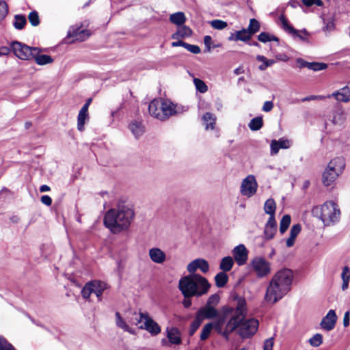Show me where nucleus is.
Segmentation results:
<instances>
[{"label": "nucleus", "instance_id": "obj_43", "mask_svg": "<svg viewBox=\"0 0 350 350\" xmlns=\"http://www.w3.org/2000/svg\"><path fill=\"white\" fill-rule=\"evenodd\" d=\"M26 24V18L24 16L16 15L14 26L17 29H22Z\"/></svg>", "mask_w": 350, "mask_h": 350}, {"label": "nucleus", "instance_id": "obj_30", "mask_svg": "<svg viewBox=\"0 0 350 350\" xmlns=\"http://www.w3.org/2000/svg\"><path fill=\"white\" fill-rule=\"evenodd\" d=\"M116 323L118 327L122 329L124 331L135 334V330L129 327V325L122 318L120 314L118 312L116 313Z\"/></svg>", "mask_w": 350, "mask_h": 350}, {"label": "nucleus", "instance_id": "obj_7", "mask_svg": "<svg viewBox=\"0 0 350 350\" xmlns=\"http://www.w3.org/2000/svg\"><path fill=\"white\" fill-rule=\"evenodd\" d=\"M247 308L245 307L244 314L237 327V328L239 327V332L242 338H249L254 335L256 332L259 324L258 321L254 318L245 320Z\"/></svg>", "mask_w": 350, "mask_h": 350}, {"label": "nucleus", "instance_id": "obj_60", "mask_svg": "<svg viewBox=\"0 0 350 350\" xmlns=\"http://www.w3.org/2000/svg\"><path fill=\"white\" fill-rule=\"evenodd\" d=\"M273 108V103L272 101H266L264 103L262 110L265 112H269Z\"/></svg>", "mask_w": 350, "mask_h": 350}, {"label": "nucleus", "instance_id": "obj_23", "mask_svg": "<svg viewBox=\"0 0 350 350\" xmlns=\"http://www.w3.org/2000/svg\"><path fill=\"white\" fill-rule=\"evenodd\" d=\"M92 286L93 293L98 297V301H100L104 291L108 288L107 284L104 282L94 280L92 282Z\"/></svg>", "mask_w": 350, "mask_h": 350}, {"label": "nucleus", "instance_id": "obj_45", "mask_svg": "<svg viewBox=\"0 0 350 350\" xmlns=\"http://www.w3.org/2000/svg\"><path fill=\"white\" fill-rule=\"evenodd\" d=\"M211 26L217 30H221L225 29L228 26V23L226 21L216 19L209 22Z\"/></svg>", "mask_w": 350, "mask_h": 350}, {"label": "nucleus", "instance_id": "obj_58", "mask_svg": "<svg viewBox=\"0 0 350 350\" xmlns=\"http://www.w3.org/2000/svg\"><path fill=\"white\" fill-rule=\"evenodd\" d=\"M274 340L273 338L265 340L263 345V350H273Z\"/></svg>", "mask_w": 350, "mask_h": 350}, {"label": "nucleus", "instance_id": "obj_14", "mask_svg": "<svg viewBox=\"0 0 350 350\" xmlns=\"http://www.w3.org/2000/svg\"><path fill=\"white\" fill-rule=\"evenodd\" d=\"M221 314V312L220 314L218 313L216 308L209 307L205 305L198 310L196 316L203 321L204 319H212L215 318L217 319Z\"/></svg>", "mask_w": 350, "mask_h": 350}, {"label": "nucleus", "instance_id": "obj_29", "mask_svg": "<svg viewBox=\"0 0 350 350\" xmlns=\"http://www.w3.org/2000/svg\"><path fill=\"white\" fill-rule=\"evenodd\" d=\"M88 110L81 108L77 117V129L79 131L84 129L85 123L89 120Z\"/></svg>", "mask_w": 350, "mask_h": 350}, {"label": "nucleus", "instance_id": "obj_54", "mask_svg": "<svg viewBox=\"0 0 350 350\" xmlns=\"http://www.w3.org/2000/svg\"><path fill=\"white\" fill-rule=\"evenodd\" d=\"M8 13V5L5 1H0V23Z\"/></svg>", "mask_w": 350, "mask_h": 350}, {"label": "nucleus", "instance_id": "obj_51", "mask_svg": "<svg viewBox=\"0 0 350 350\" xmlns=\"http://www.w3.org/2000/svg\"><path fill=\"white\" fill-rule=\"evenodd\" d=\"M219 296L217 294H213L208 297L205 305L209 307L215 308L216 306L219 304Z\"/></svg>", "mask_w": 350, "mask_h": 350}, {"label": "nucleus", "instance_id": "obj_3", "mask_svg": "<svg viewBox=\"0 0 350 350\" xmlns=\"http://www.w3.org/2000/svg\"><path fill=\"white\" fill-rule=\"evenodd\" d=\"M135 216L132 207L120 205L117 208L109 209L105 215L104 224L114 234L127 230Z\"/></svg>", "mask_w": 350, "mask_h": 350}, {"label": "nucleus", "instance_id": "obj_57", "mask_svg": "<svg viewBox=\"0 0 350 350\" xmlns=\"http://www.w3.org/2000/svg\"><path fill=\"white\" fill-rule=\"evenodd\" d=\"M256 59L258 62H262V64H260L258 66V69L260 70H266L267 66H265V65H266V61H267V59L265 56H263V55H258L256 56Z\"/></svg>", "mask_w": 350, "mask_h": 350}, {"label": "nucleus", "instance_id": "obj_2", "mask_svg": "<svg viewBox=\"0 0 350 350\" xmlns=\"http://www.w3.org/2000/svg\"><path fill=\"white\" fill-rule=\"evenodd\" d=\"M294 275L289 269L278 271L270 280L265 295L267 303L274 304L282 299L291 289Z\"/></svg>", "mask_w": 350, "mask_h": 350}, {"label": "nucleus", "instance_id": "obj_38", "mask_svg": "<svg viewBox=\"0 0 350 350\" xmlns=\"http://www.w3.org/2000/svg\"><path fill=\"white\" fill-rule=\"evenodd\" d=\"M228 277L225 272H219L215 276V285L219 288L224 287L228 282Z\"/></svg>", "mask_w": 350, "mask_h": 350}, {"label": "nucleus", "instance_id": "obj_55", "mask_svg": "<svg viewBox=\"0 0 350 350\" xmlns=\"http://www.w3.org/2000/svg\"><path fill=\"white\" fill-rule=\"evenodd\" d=\"M202 323V321L200 320V319L196 315L195 319L193 320L191 325V334H193L197 330V329L200 326Z\"/></svg>", "mask_w": 350, "mask_h": 350}, {"label": "nucleus", "instance_id": "obj_50", "mask_svg": "<svg viewBox=\"0 0 350 350\" xmlns=\"http://www.w3.org/2000/svg\"><path fill=\"white\" fill-rule=\"evenodd\" d=\"M93 293L92 282H88L81 291L82 297L85 299L90 297V295Z\"/></svg>", "mask_w": 350, "mask_h": 350}, {"label": "nucleus", "instance_id": "obj_48", "mask_svg": "<svg viewBox=\"0 0 350 350\" xmlns=\"http://www.w3.org/2000/svg\"><path fill=\"white\" fill-rule=\"evenodd\" d=\"M129 129L131 131H135L136 130L144 129L145 127H144L143 122L140 120L137 119V120H134L130 122V124L129 125Z\"/></svg>", "mask_w": 350, "mask_h": 350}, {"label": "nucleus", "instance_id": "obj_10", "mask_svg": "<svg viewBox=\"0 0 350 350\" xmlns=\"http://www.w3.org/2000/svg\"><path fill=\"white\" fill-rule=\"evenodd\" d=\"M258 186L256 177L252 174L247 175L241 182L240 193L243 196L251 198L256 193Z\"/></svg>", "mask_w": 350, "mask_h": 350}, {"label": "nucleus", "instance_id": "obj_5", "mask_svg": "<svg viewBox=\"0 0 350 350\" xmlns=\"http://www.w3.org/2000/svg\"><path fill=\"white\" fill-rule=\"evenodd\" d=\"M184 111V107L175 105L169 100L162 98L154 99L148 105L149 114L159 120H165Z\"/></svg>", "mask_w": 350, "mask_h": 350}, {"label": "nucleus", "instance_id": "obj_62", "mask_svg": "<svg viewBox=\"0 0 350 350\" xmlns=\"http://www.w3.org/2000/svg\"><path fill=\"white\" fill-rule=\"evenodd\" d=\"M42 204L46 206H51L52 204V199L47 195L42 196L40 199Z\"/></svg>", "mask_w": 350, "mask_h": 350}, {"label": "nucleus", "instance_id": "obj_44", "mask_svg": "<svg viewBox=\"0 0 350 350\" xmlns=\"http://www.w3.org/2000/svg\"><path fill=\"white\" fill-rule=\"evenodd\" d=\"M309 343L314 347H318L323 343V336L321 334H316L309 339Z\"/></svg>", "mask_w": 350, "mask_h": 350}, {"label": "nucleus", "instance_id": "obj_59", "mask_svg": "<svg viewBox=\"0 0 350 350\" xmlns=\"http://www.w3.org/2000/svg\"><path fill=\"white\" fill-rule=\"evenodd\" d=\"M302 1L303 3L307 6H311L312 5L321 6L323 5L321 0H302Z\"/></svg>", "mask_w": 350, "mask_h": 350}, {"label": "nucleus", "instance_id": "obj_18", "mask_svg": "<svg viewBox=\"0 0 350 350\" xmlns=\"http://www.w3.org/2000/svg\"><path fill=\"white\" fill-rule=\"evenodd\" d=\"M292 142L285 138H280L278 140L273 139L271 141V154L275 155L278 154L280 149H286L291 146Z\"/></svg>", "mask_w": 350, "mask_h": 350}, {"label": "nucleus", "instance_id": "obj_28", "mask_svg": "<svg viewBox=\"0 0 350 350\" xmlns=\"http://www.w3.org/2000/svg\"><path fill=\"white\" fill-rule=\"evenodd\" d=\"M191 34H192L191 29L189 27L182 25L178 28L176 32H175L174 33H173L172 35V39L184 38L190 36Z\"/></svg>", "mask_w": 350, "mask_h": 350}, {"label": "nucleus", "instance_id": "obj_32", "mask_svg": "<svg viewBox=\"0 0 350 350\" xmlns=\"http://www.w3.org/2000/svg\"><path fill=\"white\" fill-rule=\"evenodd\" d=\"M331 161V165L335 168L336 172L341 174L345 167V159L342 157H338L333 159Z\"/></svg>", "mask_w": 350, "mask_h": 350}, {"label": "nucleus", "instance_id": "obj_31", "mask_svg": "<svg viewBox=\"0 0 350 350\" xmlns=\"http://www.w3.org/2000/svg\"><path fill=\"white\" fill-rule=\"evenodd\" d=\"M323 31L327 34L335 30V21L333 17H323Z\"/></svg>", "mask_w": 350, "mask_h": 350}, {"label": "nucleus", "instance_id": "obj_34", "mask_svg": "<svg viewBox=\"0 0 350 350\" xmlns=\"http://www.w3.org/2000/svg\"><path fill=\"white\" fill-rule=\"evenodd\" d=\"M170 21L174 25L180 26L186 21V17L183 12H178L170 15Z\"/></svg>", "mask_w": 350, "mask_h": 350}, {"label": "nucleus", "instance_id": "obj_13", "mask_svg": "<svg viewBox=\"0 0 350 350\" xmlns=\"http://www.w3.org/2000/svg\"><path fill=\"white\" fill-rule=\"evenodd\" d=\"M144 323L139 326L141 329L147 331L151 336H157L161 332L160 325L149 314L142 316Z\"/></svg>", "mask_w": 350, "mask_h": 350}, {"label": "nucleus", "instance_id": "obj_24", "mask_svg": "<svg viewBox=\"0 0 350 350\" xmlns=\"http://www.w3.org/2000/svg\"><path fill=\"white\" fill-rule=\"evenodd\" d=\"M340 176V174L337 172H333L328 169L325 168L323 173L322 181L325 186L331 185L336 178Z\"/></svg>", "mask_w": 350, "mask_h": 350}, {"label": "nucleus", "instance_id": "obj_52", "mask_svg": "<svg viewBox=\"0 0 350 350\" xmlns=\"http://www.w3.org/2000/svg\"><path fill=\"white\" fill-rule=\"evenodd\" d=\"M0 350H16L5 338L0 336Z\"/></svg>", "mask_w": 350, "mask_h": 350}, {"label": "nucleus", "instance_id": "obj_11", "mask_svg": "<svg viewBox=\"0 0 350 350\" xmlns=\"http://www.w3.org/2000/svg\"><path fill=\"white\" fill-rule=\"evenodd\" d=\"M281 27L286 33L290 34L294 38H299L302 41L308 42L309 33L306 29L297 30L288 21L284 15L280 16Z\"/></svg>", "mask_w": 350, "mask_h": 350}, {"label": "nucleus", "instance_id": "obj_33", "mask_svg": "<svg viewBox=\"0 0 350 350\" xmlns=\"http://www.w3.org/2000/svg\"><path fill=\"white\" fill-rule=\"evenodd\" d=\"M215 117L211 113H206L203 116V122L206 130H214L215 125Z\"/></svg>", "mask_w": 350, "mask_h": 350}, {"label": "nucleus", "instance_id": "obj_64", "mask_svg": "<svg viewBox=\"0 0 350 350\" xmlns=\"http://www.w3.org/2000/svg\"><path fill=\"white\" fill-rule=\"evenodd\" d=\"M204 43L207 47L208 51H211V44L212 43V38L210 36H206L204 38Z\"/></svg>", "mask_w": 350, "mask_h": 350}, {"label": "nucleus", "instance_id": "obj_26", "mask_svg": "<svg viewBox=\"0 0 350 350\" xmlns=\"http://www.w3.org/2000/svg\"><path fill=\"white\" fill-rule=\"evenodd\" d=\"M167 337L172 344L179 345L181 342L180 332L175 327L167 328Z\"/></svg>", "mask_w": 350, "mask_h": 350}, {"label": "nucleus", "instance_id": "obj_47", "mask_svg": "<svg viewBox=\"0 0 350 350\" xmlns=\"http://www.w3.org/2000/svg\"><path fill=\"white\" fill-rule=\"evenodd\" d=\"M259 29L260 24L258 21L254 18L250 19V25L247 30L251 33V35L252 36L254 33L258 31Z\"/></svg>", "mask_w": 350, "mask_h": 350}, {"label": "nucleus", "instance_id": "obj_36", "mask_svg": "<svg viewBox=\"0 0 350 350\" xmlns=\"http://www.w3.org/2000/svg\"><path fill=\"white\" fill-rule=\"evenodd\" d=\"M276 204L273 199L269 198L266 200L264 205L265 212L269 215L270 217H275Z\"/></svg>", "mask_w": 350, "mask_h": 350}, {"label": "nucleus", "instance_id": "obj_4", "mask_svg": "<svg viewBox=\"0 0 350 350\" xmlns=\"http://www.w3.org/2000/svg\"><path fill=\"white\" fill-rule=\"evenodd\" d=\"M210 287L206 278L196 273L182 277L178 282V288L185 298L203 296L208 293Z\"/></svg>", "mask_w": 350, "mask_h": 350}, {"label": "nucleus", "instance_id": "obj_27", "mask_svg": "<svg viewBox=\"0 0 350 350\" xmlns=\"http://www.w3.org/2000/svg\"><path fill=\"white\" fill-rule=\"evenodd\" d=\"M33 58L36 63L40 66L51 64L53 62V59L50 55L40 54L38 48L34 55H33Z\"/></svg>", "mask_w": 350, "mask_h": 350}, {"label": "nucleus", "instance_id": "obj_49", "mask_svg": "<svg viewBox=\"0 0 350 350\" xmlns=\"http://www.w3.org/2000/svg\"><path fill=\"white\" fill-rule=\"evenodd\" d=\"M306 65L309 69L312 70L314 71H319L325 70L327 68V65L325 63H306Z\"/></svg>", "mask_w": 350, "mask_h": 350}, {"label": "nucleus", "instance_id": "obj_46", "mask_svg": "<svg viewBox=\"0 0 350 350\" xmlns=\"http://www.w3.org/2000/svg\"><path fill=\"white\" fill-rule=\"evenodd\" d=\"M193 83L196 86V88L200 93H205L208 90L207 85L202 80L198 78H195L193 79Z\"/></svg>", "mask_w": 350, "mask_h": 350}, {"label": "nucleus", "instance_id": "obj_56", "mask_svg": "<svg viewBox=\"0 0 350 350\" xmlns=\"http://www.w3.org/2000/svg\"><path fill=\"white\" fill-rule=\"evenodd\" d=\"M187 51L189 52L193 53V54H198L200 53V49L197 45L190 44L188 43H186L185 47Z\"/></svg>", "mask_w": 350, "mask_h": 350}, {"label": "nucleus", "instance_id": "obj_12", "mask_svg": "<svg viewBox=\"0 0 350 350\" xmlns=\"http://www.w3.org/2000/svg\"><path fill=\"white\" fill-rule=\"evenodd\" d=\"M346 115L341 107H336L329 115L327 121L325 122V128L330 129L329 126H341L345 121Z\"/></svg>", "mask_w": 350, "mask_h": 350}, {"label": "nucleus", "instance_id": "obj_9", "mask_svg": "<svg viewBox=\"0 0 350 350\" xmlns=\"http://www.w3.org/2000/svg\"><path fill=\"white\" fill-rule=\"evenodd\" d=\"M10 47L14 55L23 60L31 59L38 51L36 47L32 48L17 41L12 42Z\"/></svg>", "mask_w": 350, "mask_h": 350}, {"label": "nucleus", "instance_id": "obj_15", "mask_svg": "<svg viewBox=\"0 0 350 350\" xmlns=\"http://www.w3.org/2000/svg\"><path fill=\"white\" fill-rule=\"evenodd\" d=\"M187 269L191 274H194L195 271L198 269H200L202 273H205L208 272L209 269V265L206 260L198 258L191 261L187 265Z\"/></svg>", "mask_w": 350, "mask_h": 350}, {"label": "nucleus", "instance_id": "obj_16", "mask_svg": "<svg viewBox=\"0 0 350 350\" xmlns=\"http://www.w3.org/2000/svg\"><path fill=\"white\" fill-rule=\"evenodd\" d=\"M232 254L235 261L239 266L243 265L246 262L247 250L244 245L240 244L236 246L232 250Z\"/></svg>", "mask_w": 350, "mask_h": 350}, {"label": "nucleus", "instance_id": "obj_25", "mask_svg": "<svg viewBox=\"0 0 350 350\" xmlns=\"http://www.w3.org/2000/svg\"><path fill=\"white\" fill-rule=\"evenodd\" d=\"M301 230V227L299 224H295L292 226L290 231V237L286 239V245L288 247H291L294 245L295 241L297 235L300 233Z\"/></svg>", "mask_w": 350, "mask_h": 350}, {"label": "nucleus", "instance_id": "obj_42", "mask_svg": "<svg viewBox=\"0 0 350 350\" xmlns=\"http://www.w3.org/2000/svg\"><path fill=\"white\" fill-rule=\"evenodd\" d=\"M251 37V33L246 29L237 31V38L238 40L245 42L250 40Z\"/></svg>", "mask_w": 350, "mask_h": 350}, {"label": "nucleus", "instance_id": "obj_53", "mask_svg": "<svg viewBox=\"0 0 350 350\" xmlns=\"http://www.w3.org/2000/svg\"><path fill=\"white\" fill-rule=\"evenodd\" d=\"M28 19L33 26H37L40 23L38 14L35 11L29 13L28 16Z\"/></svg>", "mask_w": 350, "mask_h": 350}, {"label": "nucleus", "instance_id": "obj_8", "mask_svg": "<svg viewBox=\"0 0 350 350\" xmlns=\"http://www.w3.org/2000/svg\"><path fill=\"white\" fill-rule=\"evenodd\" d=\"M250 265L256 276L260 278L267 277L271 271V263L261 256L254 257Z\"/></svg>", "mask_w": 350, "mask_h": 350}, {"label": "nucleus", "instance_id": "obj_1", "mask_svg": "<svg viewBox=\"0 0 350 350\" xmlns=\"http://www.w3.org/2000/svg\"><path fill=\"white\" fill-rule=\"evenodd\" d=\"M245 310V298L242 297H237L235 309L228 306L223 307L221 314L218 318L214 322L208 323L204 326L200 334V340H206L213 329L228 338L229 334L237 329Z\"/></svg>", "mask_w": 350, "mask_h": 350}, {"label": "nucleus", "instance_id": "obj_22", "mask_svg": "<svg viewBox=\"0 0 350 350\" xmlns=\"http://www.w3.org/2000/svg\"><path fill=\"white\" fill-rule=\"evenodd\" d=\"M327 98L334 97L338 101L347 103L349 100V92L346 87L326 96Z\"/></svg>", "mask_w": 350, "mask_h": 350}, {"label": "nucleus", "instance_id": "obj_37", "mask_svg": "<svg viewBox=\"0 0 350 350\" xmlns=\"http://www.w3.org/2000/svg\"><path fill=\"white\" fill-rule=\"evenodd\" d=\"M234 265V261L232 257L226 256L221 260L219 268L222 270V272L229 271Z\"/></svg>", "mask_w": 350, "mask_h": 350}, {"label": "nucleus", "instance_id": "obj_35", "mask_svg": "<svg viewBox=\"0 0 350 350\" xmlns=\"http://www.w3.org/2000/svg\"><path fill=\"white\" fill-rule=\"evenodd\" d=\"M341 278L342 280L341 288L342 291H345L348 288L349 282L350 281V268L349 267L345 266L343 267L341 273Z\"/></svg>", "mask_w": 350, "mask_h": 350}, {"label": "nucleus", "instance_id": "obj_39", "mask_svg": "<svg viewBox=\"0 0 350 350\" xmlns=\"http://www.w3.org/2000/svg\"><path fill=\"white\" fill-rule=\"evenodd\" d=\"M291 221V216L289 215H285L282 217L280 224V232L281 234H284L290 226Z\"/></svg>", "mask_w": 350, "mask_h": 350}, {"label": "nucleus", "instance_id": "obj_61", "mask_svg": "<svg viewBox=\"0 0 350 350\" xmlns=\"http://www.w3.org/2000/svg\"><path fill=\"white\" fill-rule=\"evenodd\" d=\"M327 98L326 96L318 95V96H310L302 99L303 101H310L314 100H324Z\"/></svg>", "mask_w": 350, "mask_h": 350}, {"label": "nucleus", "instance_id": "obj_6", "mask_svg": "<svg viewBox=\"0 0 350 350\" xmlns=\"http://www.w3.org/2000/svg\"><path fill=\"white\" fill-rule=\"evenodd\" d=\"M312 214L321 219L325 226H329L338 221L340 211L335 202L327 201L322 205L314 206Z\"/></svg>", "mask_w": 350, "mask_h": 350}, {"label": "nucleus", "instance_id": "obj_40", "mask_svg": "<svg viewBox=\"0 0 350 350\" xmlns=\"http://www.w3.org/2000/svg\"><path fill=\"white\" fill-rule=\"evenodd\" d=\"M262 124V118L261 117H256L251 120L249 127L252 131H257L261 129Z\"/></svg>", "mask_w": 350, "mask_h": 350}, {"label": "nucleus", "instance_id": "obj_63", "mask_svg": "<svg viewBox=\"0 0 350 350\" xmlns=\"http://www.w3.org/2000/svg\"><path fill=\"white\" fill-rule=\"evenodd\" d=\"M349 319H350V311H347L343 317V325L347 327L349 325Z\"/></svg>", "mask_w": 350, "mask_h": 350}, {"label": "nucleus", "instance_id": "obj_41", "mask_svg": "<svg viewBox=\"0 0 350 350\" xmlns=\"http://www.w3.org/2000/svg\"><path fill=\"white\" fill-rule=\"evenodd\" d=\"M258 40L263 43L269 41H278V38L266 32H262L258 36Z\"/></svg>", "mask_w": 350, "mask_h": 350}, {"label": "nucleus", "instance_id": "obj_21", "mask_svg": "<svg viewBox=\"0 0 350 350\" xmlns=\"http://www.w3.org/2000/svg\"><path fill=\"white\" fill-rule=\"evenodd\" d=\"M277 230V224L275 217H269L267 223L266 224L265 228V237L267 240L273 238L275 233Z\"/></svg>", "mask_w": 350, "mask_h": 350}, {"label": "nucleus", "instance_id": "obj_20", "mask_svg": "<svg viewBox=\"0 0 350 350\" xmlns=\"http://www.w3.org/2000/svg\"><path fill=\"white\" fill-rule=\"evenodd\" d=\"M148 254L150 260L157 264L163 263L166 258L165 252L159 247H152L150 249Z\"/></svg>", "mask_w": 350, "mask_h": 350}, {"label": "nucleus", "instance_id": "obj_19", "mask_svg": "<svg viewBox=\"0 0 350 350\" xmlns=\"http://www.w3.org/2000/svg\"><path fill=\"white\" fill-rule=\"evenodd\" d=\"M90 33L88 30H80V27L75 26L70 27L68 32V38H72L75 40L80 42L86 40L90 36Z\"/></svg>", "mask_w": 350, "mask_h": 350}, {"label": "nucleus", "instance_id": "obj_17", "mask_svg": "<svg viewBox=\"0 0 350 350\" xmlns=\"http://www.w3.org/2000/svg\"><path fill=\"white\" fill-rule=\"evenodd\" d=\"M337 316L333 310H330L327 314L322 319L320 323L321 327L327 331H330L334 329L336 323Z\"/></svg>", "mask_w": 350, "mask_h": 350}]
</instances>
